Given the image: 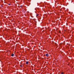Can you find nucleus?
<instances>
[{"label":"nucleus","instance_id":"0eeeda50","mask_svg":"<svg viewBox=\"0 0 74 74\" xmlns=\"http://www.w3.org/2000/svg\"><path fill=\"white\" fill-rule=\"evenodd\" d=\"M21 67H22V65H21Z\"/></svg>","mask_w":74,"mask_h":74},{"label":"nucleus","instance_id":"39448f33","mask_svg":"<svg viewBox=\"0 0 74 74\" xmlns=\"http://www.w3.org/2000/svg\"><path fill=\"white\" fill-rule=\"evenodd\" d=\"M38 16V14H37V15H36V16Z\"/></svg>","mask_w":74,"mask_h":74},{"label":"nucleus","instance_id":"6e6552de","mask_svg":"<svg viewBox=\"0 0 74 74\" xmlns=\"http://www.w3.org/2000/svg\"><path fill=\"white\" fill-rule=\"evenodd\" d=\"M21 7H22V6H21Z\"/></svg>","mask_w":74,"mask_h":74},{"label":"nucleus","instance_id":"7ed1b4c3","mask_svg":"<svg viewBox=\"0 0 74 74\" xmlns=\"http://www.w3.org/2000/svg\"><path fill=\"white\" fill-rule=\"evenodd\" d=\"M14 54H12L11 56H14Z\"/></svg>","mask_w":74,"mask_h":74},{"label":"nucleus","instance_id":"20e7f679","mask_svg":"<svg viewBox=\"0 0 74 74\" xmlns=\"http://www.w3.org/2000/svg\"><path fill=\"white\" fill-rule=\"evenodd\" d=\"M61 74H63V72Z\"/></svg>","mask_w":74,"mask_h":74},{"label":"nucleus","instance_id":"1a4fd4ad","mask_svg":"<svg viewBox=\"0 0 74 74\" xmlns=\"http://www.w3.org/2000/svg\"><path fill=\"white\" fill-rule=\"evenodd\" d=\"M69 46H70V45H69Z\"/></svg>","mask_w":74,"mask_h":74},{"label":"nucleus","instance_id":"f257e3e1","mask_svg":"<svg viewBox=\"0 0 74 74\" xmlns=\"http://www.w3.org/2000/svg\"><path fill=\"white\" fill-rule=\"evenodd\" d=\"M28 63H29V62L27 61L26 62V64H28Z\"/></svg>","mask_w":74,"mask_h":74},{"label":"nucleus","instance_id":"f03ea898","mask_svg":"<svg viewBox=\"0 0 74 74\" xmlns=\"http://www.w3.org/2000/svg\"><path fill=\"white\" fill-rule=\"evenodd\" d=\"M46 56H47V57H48V56H49V55H48V54H46Z\"/></svg>","mask_w":74,"mask_h":74},{"label":"nucleus","instance_id":"423d86ee","mask_svg":"<svg viewBox=\"0 0 74 74\" xmlns=\"http://www.w3.org/2000/svg\"><path fill=\"white\" fill-rule=\"evenodd\" d=\"M9 5H11V4H9Z\"/></svg>","mask_w":74,"mask_h":74},{"label":"nucleus","instance_id":"9d476101","mask_svg":"<svg viewBox=\"0 0 74 74\" xmlns=\"http://www.w3.org/2000/svg\"><path fill=\"white\" fill-rule=\"evenodd\" d=\"M34 47H35V46H34Z\"/></svg>","mask_w":74,"mask_h":74}]
</instances>
